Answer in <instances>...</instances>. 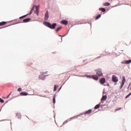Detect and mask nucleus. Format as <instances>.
I'll list each match as a JSON object with an SVG mask.
<instances>
[{"label":"nucleus","instance_id":"nucleus-1","mask_svg":"<svg viewBox=\"0 0 131 131\" xmlns=\"http://www.w3.org/2000/svg\"><path fill=\"white\" fill-rule=\"evenodd\" d=\"M43 24L45 25V26L48 27V28H50V29H55L56 26H57L56 23H53L52 25V24L49 22L44 21Z\"/></svg>","mask_w":131,"mask_h":131},{"label":"nucleus","instance_id":"nucleus-2","mask_svg":"<svg viewBox=\"0 0 131 131\" xmlns=\"http://www.w3.org/2000/svg\"><path fill=\"white\" fill-rule=\"evenodd\" d=\"M96 75L97 76H103V73H102V70L101 69H98L96 70Z\"/></svg>","mask_w":131,"mask_h":131},{"label":"nucleus","instance_id":"nucleus-3","mask_svg":"<svg viewBox=\"0 0 131 131\" xmlns=\"http://www.w3.org/2000/svg\"><path fill=\"white\" fill-rule=\"evenodd\" d=\"M124 83H125V76H123L122 83L121 84V85L120 86V89H122V87L123 86V85H124Z\"/></svg>","mask_w":131,"mask_h":131},{"label":"nucleus","instance_id":"nucleus-4","mask_svg":"<svg viewBox=\"0 0 131 131\" xmlns=\"http://www.w3.org/2000/svg\"><path fill=\"white\" fill-rule=\"evenodd\" d=\"M112 81L113 82H118V77L115 75H113L112 76Z\"/></svg>","mask_w":131,"mask_h":131},{"label":"nucleus","instance_id":"nucleus-5","mask_svg":"<svg viewBox=\"0 0 131 131\" xmlns=\"http://www.w3.org/2000/svg\"><path fill=\"white\" fill-rule=\"evenodd\" d=\"M106 100H107V96L106 95H103L102 97V98L101 99V102L100 103V105H101V104H102V103H104V102H103V101H106Z\"/></svg>","mask_w":131,"mask_h":131},{"label":"nucleus","instance_id":"nucleus-6","mask_svg":"<svg viewBox=\"0 0 131 131\" xmlns=\"http://www.w3.org/2000/svg\"><path fill=\"white\" fill-rule=\"evenodd\" d=\"M49 11L47 10L46 12L45 13L44 17L45 21H47L48 19H49Z\"/></svg>","mask_w":131,"mask_h":131},{"label":"nucleus","instance_id":"nucleus-7","mask_svg":"<svg viewBox=\"0 0 131 131\" xmlns=\"http://www.w3.org/2000/svg\"><path fill=\"white\" fill-rule=\"evenodd\" d=\"M60 23L61 24H63L64 25H68V21L65 19L61 20Z\"/></svg>","mask_w":131,"mask_h":131},{"label":"nucleus","instance_id":"nucleus-8","mask_svg":"<svg viewBox=\"0 0 131 131\" xmlns=\"http://www.w3.org/2000/svg\"><path fill=\"white\" fill-rule=\"evenodd\" d=\"M100 82L101 84H104L106 82V79L105 78H102L100 80Z\"/></svg>","mask_w":131,"mask_h":131},{"label":"nucleus","instance_id":"nucleus-9","mask_svg":"<svg viewBox=\"0 0 131 131\" xmlns=\"http://www.w3.org/2000/svg\"><path fill=\"white\" fill-rule=\"evenodd\" d=\"M39 79H41V80H46V76H42V75L40 74L39 76Z\"/></svg>","mask_w":131,"mask_h":131},{"label":"nucleus","instance_id":"nucleus-10","mask_svg":"<svg viewBox=\"0 0 131 131\" xmlns=\"http://www.w3.org/2000/svg\"><path fill=\"white\" fill-rule=\"evenodd\" d=\"M92 78L94 79V80H98L99 76L97 75H92Z\"/></svg>","mask_w":131,"mask_h":131},{"label":"nucleus","instance_id":"nucleus-11","mask_svg":"<svg viewBox=\"0 0 131 131\" xmlns=\"http://www.w3.org/2000/svg\"><path fill=\"white\" fill-rule=\"evenodd\" d=\"M30 20H31V18H27L24 19L23 20V22H24V23H27V22H29V21H30Z\"/></svg>","mask_w":131,"mask_h":131},{"label":"nucleus","instance_id":"nucleus-12","mask_svg":"<svg viewBox=\"0 0 131 131\" xmlns=\"http://www.w3.org/2000/svg\"><path fill=\"white\" fill-rule=\"evenodd\" d=\"M21 96H28V94L25 92H22L20 93Z\"/></svg>","mask_w":131,"mask_h":131},{"label":"nucleus","instance_id":"nucleus-13","mask_svg":"<svg viewBox=\"0 0 131 131\" xmlns=\"http://www.w3.org/2000/svg\"><path fill=\"white\" fill-rule=\"evenodd\" d=\"M91 113H92V110H89L85 112L84 114L86 115L87 114H91Z\"/></svg>","mask_w":131,"mask_h":131},{"label":"nucleus","instance_id":"nucleus-14","mask_svg":"<svg viewBox=\"0 0 131 131\" xmlns=\"http://www.w3.org/2000/svg\"><path fill=\"white\" fill-rule=\"evenodd\" d=\"M99 11H101V12H106V9L104 8H100L99 9Z\"/></svg>","mask_w":131,"mask_h":131},{"label":"nucleus","instance_id":"nucleus-15","mask_svg":"<svg viewBox=\"0 0 131 131\" xmlns=\"http://www.w3.org/2000/svg\"><path fill=\"white\" fill-rule=\"evenodd\" d=\"M16 117H17V118H18V119H21V114H20V113H17V114H16Z\"/></svg>","mask_w":131,"mask_h":131},{"label":"nucleus","instance_id":"nucleus-16","mask_svg":"<svg viewBox=\"0 0 131 131\" xmlns=\"http://www.w3.org/2000/svg\"><path fill=\"white\" fill-rule=\"evenodd\" d=\"M57 88H59V85H55L53 90L54 92H56L57 91Z\"/></svg>","mask_w":131,"mask_h":131},{"label":"nucleus","instance_id":"nucleus-17","mask_svg":"<svg viewBox=\"0 0 131 131\" xmlns=\"http://www.w3.org/2000/svg\"><path fill=\"white\" fill-rule=\"evenodd\" d=\"M78 117H79V115H77L71 118L70 119H75L76 118H78Z\"/></svg>","mask_w":131,"mask_h":131},{"label":"nucleus","instance_id":"nucleus-18","mask_svg":"<svg viewBox=\"0 0 131 131\" xmlns=\"http://www.w3.org/2000/svg\"><path fill=\"white\" fill-rule=\"evenodd\" d=\"M6 24H7V22H5V21L1 22L0 23V26H3V25H5Z\"/></svg>","mask_w":131,"mask_h":131},{"label":"nucleus","instance_id":"nucleus-19","mask_svg":"<svg viewBox=\"0 0 131 131\" xmlns=\"http://www.w3.org/2000/svg\"><path fill=\"white\" fill-rule=\"evenodd\" d=\"M53 104H55L56 103V95H54L53 96Z\"/></svg>","mask_w":131,"mask_h":131},{"label":"nucleus","instance_id":"nucleus-20","mask_svg":"<svg viewBox=\"0 0 131 131\" xmlns=\"http://www.w3.org/2000/svg\"><path fill=\"white\" fill-rule=\"evenodd\" d=\"M103 5L105 6H110V3H109L108 2H106L103 4Z\"/></svg>","mask_w":131,"mask_h":131},{"label":"nucleus","instance_id":"nucleus-21","mask_svg":"<svg viewBox=\"0 0 131 131\" xmlns=\"http://www.w3.org/2000/svg\"><path fill=\"white\" fill-rule=\"evenodd\" d=\"M39 11V5L36 6V11Z\"/></svg>","mask_w":131,"mask_h":131},{"label":"nucleus","instance_id":"nucleus-22","mask_svg":"<svg viewBox=\"0 0 131 131\" xmlns=\"http://www.w3.org/2000/svg\"><path fill=\"white\" fill-rule=\"evenodd\" d=\"M47 73H48V71H46V72H40L41 75H43V74H46Z\"/></svg>","mask_w":131,"mask_h":131},{"label":"nucleus","instance_id":"nucleus-23","mask_svg":"<svg viewBox=\"0 0 131 131\" xmlns=\"http://www.w3.org/2000/svg\"><path fill=\"white\" fill-rule=\"evenodd\" d=\"M61 29H62V27H58V28H57L56 31L58 32L59 31V30H60Z\"/></svg>","mask_w":131,"mask_h":131},{"label":"nucleus","instance_id":"nucleus-24","mask_svg":"<svg viewBox=\"0 0 131 131\" xmlns=\"http://www.w3.org/2000/svg\"><path fill=\"white\" fill-rule=\"evenodd\" d=\"M101 18V14H99L98 16H96V19L98 20V19H100Z\"/></svg>","mask_w":131,"mask_h":131},{"label":"nucleus","instance_id":"nucleus-25","mask_svg":"<svg viewBox=\"0 0 131 131\" xmlns=\"http://www.w3.org/2000/svg\"><path fill=\"white\" fill-rule=\"evenodd\" d=\"M131 63V60H126V64H129Z\"/></svg>","mask_w":131,"mask_h":131},{"label":"nucleus","instance_id":"nucleus-26","mask_svg":"<svg viewBox=\"0 0 131 131\" xmlns=\"http://www.w3.org/2000/svg\"><path fill=\"white\" fill-rule=\"evenodd\" d=\"M100 107V104H97L95 106V109H98V108H99Z\"/></svg>","mask_w":131,"mask_h":131},{"label":"nucleus","instance_id":"nucleus-27","mask_svg":"<svg viewBox=\"0 0 131 131\" xmlns=\"http://www.w3.org/2000/svg\"><path fill=\"white\" fill-rule=\"evenodd\" d=\"M26 16H27V14H26V15H23V16H20V17H19V19H22V18H25V17H26Z\"/></svg>","mask_w":131,"mask_h":131},{"label":"nucleus","instance_id":"nucleus-28","mask_svg":"<svg viewBox=\"0 0 131 131\" xmlns=\"http://www.w3.org/2000/svg\"><path fill=\"white\" fill-rule=\"evenodd\" d=\"M5 102V100L4 99L0 98V103H4Z\"/></svg>","mask_w":131,"mask_h":131},{"label":"nucleus","instance_id":"nucleus-29","mask_svg":"<svg viewBox=\"0 0 131 131\" xmlns=\"http://www.w3.org/2000/svg\"><path fill=\"white\" fill-rule=\"evenodd\" d=\"M17 91H18V92H21V91H22V89H21V88H18V89H17Z\"/></svg>","mask_w":131,"mask_h":131},{"label":"nucleus","instance_id":"nucleus-30","mask_svg":"<svg viewBox=\"0 0 131 131\" xmlns=\"http://www.w3.org/2000/svg\"><path fill=\"white\" fill-rule=\"evenodd\" d=\"M122 64H126V60L123 61L122 62Z\"/></svg>","mask_w":131,"mask_h":131},{"label":"nucleus","instance_id":"nucleus-31","mask_svg":"<svg viewBox=\"0 0 131 131\" xmlns=\"http://www.w3.org/2000/svg\"><path fill=\"white\" fill-rule=\"evenodd\" d=\"M34 10V7H33L32 8H31V12H32L33 10Z\"/></svg>","mask_w":131,"mask_h":131},{"label":"nucleus","instance_id":"nucleus-32","mask_svg":"<svg viewBox=\"0 0 131 131\" xmlns=\"http://www.w3.org/2000/svg\"><path fill=\"white\" fill-rule=\"evenodd\" d=\"M32 14V11H30V12L27 14V16H28V15H31Z\"/></svg>","mask_w":131,"mask_h":131},{"label":"nucleus","instance_id":"nucleus-33","mask_svg":"<svg viewBox=\"0 0 131 131\" xmlns=\"http://www.w3.org/2000/svg\"><path fill=\"white\" fill-rule=\"evenodd\" d=\"M68 122V120H67L65 122L63 123V124H65V123H67Z\"/></svg>","mask_w":131,"mask_h":131},{"label":"nucleus","instance_id":"nucleus-34","mask_svg":"<svg viewBox=\"0 0 131 131\" xmlns=\"http://www.w3.org/2000/svg\"><path fill=\"white\" fill-rule=\"evenodd\" d=\"M87 77L89 78H92V76H91V75H87Z\"/></svg>","mask_w":131,"mask_h":131},{"label":"nucleus","instance_id":"nucleus-35","mask_svg":"<svg viewBox=\"0 0 131 131\" xmlns=\"http://www.w3.org/2000/svg\"><path fill=\"white\" fill-rule=\"evenodd\" d=\"M121 110V107H119V108H117L116 110L117 111H118V110Z\"/></svg>","mask_w":131,"mask_h":131},{"label":"nucleus","instance_id":"nucleus-36","mask_svg":"<svg viewBox=\"0 0 131 131\" xmlns=\"http://www.w3.org/2000/svg\"><path fill=\"white\" fill-rule=\"evenodd\" d=\"M11 95V94H10L7 97H6V99H9V98H10V95Z\"/></svg>","mask_w":131,"mask_h":131},{"label":"nucleus","instance_id":"nucleus-37","mask_svg":"<svg viewBox=\"0 0 131 131\" xmlns=\"http://www.w3.org/2000/svg\"><path fill=\"white\" fill-rule=\"evenodd\" d=\"M83 114H84V113L80 114L79 115H79V116H80L81 115H83Z\"/></svg>","mask_w":131,"mask_h":131},{"label":"nucleus","instance_id":"nucleus-38","mask_svg":"<svg viewBox=\"0 0 131 131\" xmlns=\"http://www.w3.org/2000/svg\"><path fill=\"white\" fill-rule=\"evenodd\" d=\"M36 14H37V15H38V11H36Z\"/></svg>","mask_w":131,"mask_h":131},{"label":"nucleus","instance_id":"nucleus-39","mask_svg":"<svg viewBox=\"0 0 131 131\" xmlns=\"http://www.w3.org/2000/svg\"><path fill=\"white\" fill-rule=\"evenodd\" d=\"M80 77H84V76H79Z\"/></svg>","mask_w":131,"mask_h":131},{"label":"nucleus","instance_id":"nucleus-40","mask_svg":"<svg viewBox=\"0 0 131 131\" xmlns=\"http://www.w3.org/2000/svg\"><path fill=\"white\" fill-rule=\"evenodd\" d=\"M49 75H45L44 76H45V77H46V76H49Z\"/></svg>","mask_w":131,"mask_h":131},{"label":"nucleus","instance_id":"nucleus-41","mask_svg":"<svg viewBox=\"0 0 131 131\" xmlns=\"http://www.w3.org/2000/svg\"><path fill=\"white\" fill-rule=\"evenodd\" d=\"M61 89H62V87H60L59 89V91H60V90H61Z\"/></svg>","mask_w":131,"mask_h":131},{"label":"nucleus","instance_id":"nucleus-42","mask_svg":"<svg viewBox=\"0 0 131 131\" xmlns=\"http://www.w3.org/2000/svg\"><path fill=\"white\" fill-rule=\"evenodd\" d=\"M101 58V56H99L98 57H97V58Z\"/></svg>","mask_w":131,"mask_h":131},{"label":"nucleus","instance_id":"nucleus-43","mask_svg":"<svg viewBox=\"0 0 131 131\" xmlns=\"http://www.w3.org/2000/svg\"><path fill=\"white\" fill-rule=\"evenodd\" d=\"M59 36H63L62 35H59Z\"/></svg>","mask_w":131,"mask_h":131},{"label":"nucleus","instance_id":"nucleus-44","mask_svg":"<svg viewBox=\"0 0 131 131\" xmlns=\"http://www.w3.org/2000/svg\"><path fill=\"white\" fill-rule=\"evenodd\" d=\"M39 97H42V96H41V95H39Z\"/></svg>","mask_w":131,"mask_h":131},{"label":"nucleus","instance_id":"nucleus-45","mask_svg":"<svg viewBox=\"0 0 131 131\" xmlns=\"http://www.w3.org/2000/svg\"><path fill=\"white\" fill-rule=\"evenodd\" d=\"M32 95H33V94H31V96H32Z\"/></svg>","mask_w":131,"mask_h":131},{"label":"nucleus","instance_id":"nucleus-46","mask_svg":"<svg viewBox=\"0 0 131 131\" xmlns=\"http://www.w3.org/2000/svg\"><path fill=\"white\" fill-rule=\"evenodd\" d=\"M56 117V115H54V117Z\"/></svg>","mask_w":131,"mask_h":131},{"label":"nucleus","instance_id":"nucleus-47","mask_svg":"<svg viewBox=\"0 0 131 131\" xmlns=\"http://www.w3.org/2000/svg\"><path fill=\"white\" fill-rule=\"evenodd\" d=\"M63 39V38H61V40H62Z\"/></svg>","mask_w":131,"mask_h":131},{"label":"nucleus","instance_id":"nucleus-48","mask_svg":"<svg viewBox=\"0 0 131 131\" xmlns=\"http://www.w3.org/2000/svg\"><path fill=\"white\" fill-rule=\"evenodd\" d=\"M62 36H65V35H62Z\"/></svg>","mask_w":131,"mask_h":131},{"label":"nucleus","instance_id":"nucleus-49","mask_svg":"<svg viewBox=\"0 0 131 131\" xmlns=\"http://www.w3.org/2000/svg\"><path fill=\"white\" fill-rule=\"evenodd\" d=\"M63 84H65V83H64Z\"/></svg>","mask_w":131,"mask_h":131}]
</instances>
